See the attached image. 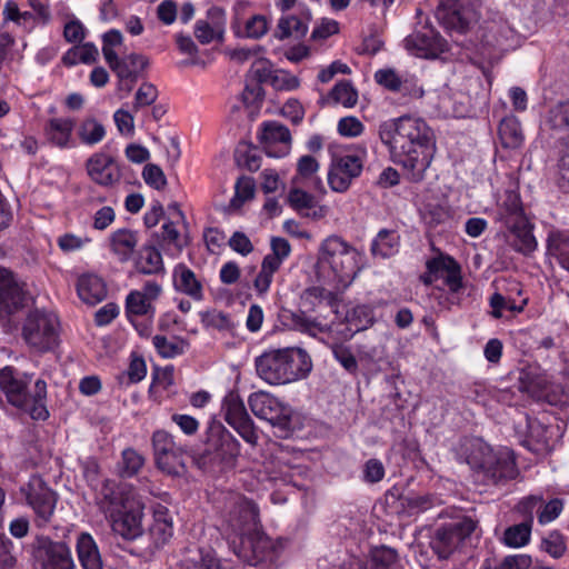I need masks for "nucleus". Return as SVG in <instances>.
<instances>
[{
	"label": "nucleus",
	"instance_id": "f257e3e1",
	"mask_svg": "<svg viewBox=\"0 0 569 569\" xmlns=\"http://www.w3.org/2000/svg\"><path fill=\"white\" fill-rule=\"evenodd\" d=\"M379 138L410 181L425 178L436 151V137L423 119L401 116L385 121L379 126Z\"/></svg>",
	"mask_w": 569,
	"mask_h": 569
},
{
	"label": "nucleus",
	"instance_id": "f03ea898",
	"mask_svg": "<svg viewBox=\"0 0 569 569\" xmlns=\"http://www.w3.org/2000/svg\"><path fill=\"white\" fill-rule=\"evenodd\" d=\"M466 461L477 472L485 485L503 486L519 475L516 458L511 450L491 449L481 439H470L463 445Z\"/></svg>",
	"mask_w": 569,
	"mask_h": 569
},
{
	"label": "nucleus",
	"instance_id": "7ed1b4c3",
	"mask_svg": "<svg viewBox=\"0 0 569 569\" xmlns=\"http://www.w3.org/2000/svg\"><path fill=\"white\" fill-rule=\"evenodd\" d=\"M311 369V358L301 348L273 349L256 359L258 376L270 385H286L303 379Z\"/></svg>",
	"mask_w": 569,
	"mask_h": 569
},
{
	"label": "nucleus",
	"instance_id": "20e7f679",
	"mask_svg": "<svg viewBox=\"0 0 569 569\" xmlns=\"http://www.w3.org/2000/svg\"><path fill=\"white\" fill-rule=\"evenodd\" d=\"M319 264L328 268L332 281L348 287L362 267V254L339 236L326 238L319 249Z\"/></svg>",
	"mask_w": 569,
	"mask_h": 569
},
{
	"label": "nucleus",
	"instance_id": "39448f33",
	"mask_svg": "<svg viewBox=\"0 0 569 569\" xmlns=\"http://www.w3.org/2000/svg\"><path fill=\"white\" fill-rule=\"evenodd\" d=\"M240 442L220 422H210L207 429L206 449L199 465H218L221 469H233L240 456Z\"/></svg>",
	"mask_w": 569,
	"mask_h": 569
},
{
	"label": "nucleus",
	"instance_id": "423d86ee",
	"mask_svg": "<svg viewBox=\"0 0 569 569\" xmlns=\"http://www.w3.org/2000/svg\"><path fill=\"white\" fill-rule=\"evenodd\" d=\"M478 528V520L463 516L435 529L430 548L440 560L449 559Z\"/></svg>",
	"mask_w": 569,
	"mask_h": 569
},
{
	"label": "nucleus",
	"instance_id": "0eeeda50",
	"mask_svg": "<svg viewBox=\"0 0 569 569\" xmlns=\"http://www.w3.org/2000/svg\"><path fill=\"white\" fill-rule=\"evenodd\" d=\"M252 413L268 421L279 430L280 437H288L292 432V409L278 398L266 391H257L248 399Z\"/></svg>",
	"mask_w": 569,
	"mask_h": 569
},
{
	"label": "nucleus",
	"instance_id": "6e6552de",
	"mask_svg": "<svg viewBox=\"0 0 569 569\" xmlns=\"http://www.w3.org/2000/svg\"><path fill=\"white\" fill-rule=\"evenodd\" d=\"M436 17L450 32L466 33L477 22V0H441Z\"/></svg>",
	"mask_w": 569,
	"mask_h": 569
},
{
	"label": "nucleus",
	"instance_id": "1a4fd4ad",
	"mask_svg": "<svg viewBox=\"0 0 569 569\" xmlns=\"http://www.w3.org/2000/svg\"><path fill=\"white\" fill-rule=\"evenodd\" d=\"M32 297L27 283L10 269L0 266V315L13 316L29 306Z\"/></svg>",
	"mask_w": 569,
	"mask_h": 569
},
{
	"label": "nucleus",
	"instance_id": "9d476101",
	"mask_svg": "<svg viewBox=\"0 0 569 569\" xmlns=\"http://www.w3.org/2000/svg\"><path fill=\"white\" fill-rule=\"evenodd\" d=\"M221 412L224 421L250 446L258 443V432L240 396L231 391L222 401Z\"/></svg>",
	"mask_w": 569,
	"mask_h": 569
},
{
	"label": "nucleus",
	"instance_id": "9b49d317",
	"mask_svg": "<svg viewBox=\"0 0 569 569\" xmlns=\"http://www.w3.org/2000/svg\"><path fill=\"white\" fill-rule=\"evenodd\" d=\"M152 448L157 467L171 476H179L184 470V450L166 430L152 435Z\"/></svg>",
	"mask_w": 569,
	"mask_h": 569
},
{
	"label": "nucleus",
	"instance_id": "f8f14e48",
	"mask_svg": "<svg viewBox=\"0 0 569 569\" xmlns=\"http://www.w3.org/2000/svg\"><path fill=\"white\" fill-rule=\"evenodd\" d=\"M363 169V156L347 153L332 159L328 183L332 191L345 192L349 189L353 179L359 177Z\"/></svg>",
	"mask_w": 569,
	"mask_h": 569
},
{
	"label": "nucleus",
	"instance_id": "ddd939ff",
	"mask_svg": "<svg viewBox=\"0 0 569 569\" xmlns=\"http://www.w3.org/2000/svg\"><path fill=\"white\" fill-rule=\"evenodd\" d=\"M30 380L31 376L28 377V380L18 378L11 367H4L0 370V389L4 392L8 402L19 409L27 410L30 417L34 419L36 399L28 390Z\"/></svg>",
	"mask_w": 569,
	"mask_h": 569
},
{
	"label": "nucleus",
	"instance_id": "4468645a",
	"mask_svg": "<svg viewBox=\"0 0 569 569\" xmlns=\"http://www.w3.org/2000/svg\"><path fill=\"white\" fill-rule=\"evenodd\" d=\"M241 546L238 557L251 567H259L272 562L276 557V547L264 533L256 530L240 538Z\"/></svg>",
	"mask_w": 569,
	"mask_h": 569
},
{
	"label": "nucleus",
	"instance_id": "2eb2a0df",
	"mask_svg": "<svg viewBox=\"0 0 569 569\" xmlns=\"http://www.w3.org/2000/svg\"><path fill=\"white\" fill-rule=\"evenodd\" d=\"M406 49L419 58H437L448 51L447 41L431 26L425 24L405 39Z\"/></svg>",
	"mask_w": 569,
	"mask_h": 569
},
{
	"label": "nucleus",
	"instance_id": "dca6fc26",
	"mask_svg": "<svg viewBox=\"0 0 569 569\" xmlns=\"http://www.w3.org/2000/svg\"><path fill=\"white\" fill-rule=\"evenodd\" d=\"M118 78V90L130 93L141 76L148 68L149 59L140 53H130L122 58H116L108 63Z\"/></svg>",
	"mask_w": 569,
	"mask_h": 569
},
{
	"label": "nucleus",
	"instance_id": "f3484780",
	"mask_svg": "<svg viewBox=\"0 0 569 569\" xmlns=\"http://www.w3.org/2000/svg\"><path fill=\"white\" fill-rule=\"evenodd\" d=\"M423 283L432 284L442 279L451 292H458L462 288L461 268L451 257L440 256L427 261V272L421 277Z\"/></svg>",
	"mask_w": 569,
	"mask_h": 569
},
{
	"label": "nucleus",
	"instance_id": "a211bd4d",
	"mask_svg": "<svg viewBox=\"0 0 569 569\" xmlns=\"http://www.w3.org/2000/svg\"><path fill=\"white\" fill-rule=\"evenodd\" d=\"M259 511L257 506L242 496H236L228 515V526L242 538L257 530Z\"/></svg>",
	"mask_w": 569,
	"mask_h": 569
},
{
	"label": "nucleus",
	"instance_id": "6ab92c4d",
	"mask_svg": "<svg viewBox=\"0 0 569 569\" xmlns=\"http://www.w3.org/2000/svg\"><path fill=\"white\" fill-rule=\"evenodd\" d=\"M143 507L134 500L127 505L114 518L109 520L116 535L128 541H133L142 536Z\"/></svg>",
	"mask_w": 569,
	"mask_h": 569
},
{
	"label": "nucleus",
	"instance_id": "aec40b11",
	"mask_svg": "<svg viewBox=\"0 0 569 569\" xmlns=\"http://www.w3.org/2000/svg\"><path fill=\"white\" fill-rule=\"evenodd\" d=\"M260 142L269 157L279 158L288 153L291 144L290 130L277 121L262 123Z\"/></svg>",
	"mask_w": 569,
	"mask_h": 569
},
{
	"label": "nucleus",
	"instance_id": "412c9836",
	"mask_svg": "<svg viewBox=\"0 0 569 569\" xmlns=\"http://www.w3.org/2000/svg\"><path fill=\"white\" fill-rule=\"evenodd\" d=\"M86 170L90 179L99 186L111 187L120 178V169L114 159L106 153H93L86 161Z\"/></svg>",
	"mask_w": 569,
	"mask_h": 569
},
{
	"label": "nucleus",
	"instance_id": "4be33fe9",
	"mask_svg": "<svg viewBox=\"0 0 569 569\" xmlns=\"http://www.w3.org/2000/svg\"><path fill=\"white\" fill-rule=\"evenodd\" d=\"M38 551H42V569H72L73 559L70 549L63 542H52L49 538L38 537Z\"/></svg>",
	"mask_w": 569,
	"mask_h": 569
},
{
	"label": "nucleus",
	"instance_id": "5701e85b",
	"mask_svg": "<svg viewBox=\"0 0 569 569\" xmlns=\"http://www.w3.org/2000/svg\"><path fill=\"white\" fill-rule=\"evenodd\" d=\"M132 501V499L124 496L111 481H106L102 485L96 500L99 510L108 520L114 518V516Z\"/></svg>",
	"mask_w": 569,
	"mask_h": 569
},
{
	"label": "nucleus",
	"instance_id": "b1692460",
	"mask_svg": "<svg viewBox=\"0 0 569 569\" xmlns=\"http://www.w3.org/2000/svg\"><path fill=\"white\" fill-rule=\"evenodd\" d=\"M173 288L177 292L188 296L194 301L204 298L202 281L184 263H178L172 271Z\"/></svg>",
	"mask_w": 569,
	"mask_h": 569
},
{
	"label": "nucleus",
	"instance_id": "393cba45",
	"mask_svg": "<svg viewBox=\"0 0 569 569\" xmlns=\"http://www.w3.org/2000/svg\"><path fill=\"white\" fill-rule=\"evenodd\" d=\"M506 227L509 229L512 237L510 244L516 251L522 254H530L536 250L537 241L532 233L533 226L527 217L510 222L506 224Z\"/></svg>",
	"mask_w": 569,
	"mask_h": 569
},
{
	"label": "nucleus",
	"instance_id": "a878e982",
	"mask_svg": "<svg viewBox=\"0 0 569 569\" xmlns=\"http://www.w3.org/2000/svg\"><path fill=\"white\" fill-rule=\"evenodd\" d=\"M288 202L293 210L313 220L322 219L327 214V208L318 206L315 197L300 188L289 191Z\"/></svg>",
	"mask_w": 569,
	"mask_h": 569
},
{
	"label": "nucleus",
	"instance_id": "bb28decb",
	"mask_svg": "<svg viewBox=\"0 0 569 569\" xmlns=\"http://www.w3.org/2000/svg\"><path fill=\"white\" fill-rule=\"evenodd\" d=\"M60 322L52 311H38V335L41 332V340L38 341V351H48L59 342Z\"/></svg>",
	"mask_w": 569,
	"mask_h": 569
},
{
	"label": "nucleus",
	"instance_id": "cd10ccee",
	"mask_svg": "<svg viewBox=\"0 0 569 569\" xmlns=\"http://www.w3.org/2000/svg\"><path fill=\"white\" fill-rule=\"evenodd\" d=\"M79 298L91 306L101 302L107 296V289L103 280L94 274H84L79 278L77 283Z\"/></svg>",
	"mask_w": 569,
	"mask_h": 569
},
{
	"label": "nucleus",
	"instance_id": "c85d7f7f",
	"mask_svg": "<svg viewBox=\"0 0 569 569\" xmlns=\"http://www.w3.org/2000/svg\"><path fill=\"white\" fill-rule=\"evenodd\" d=\"M526 217L519 192L517 190H506L501 201L498 203V220L508 224Z\"/></svg>",
	"mask_w": 569,
	"mask_h": 569
},
{
	"label": "nucleus",
	"instance_id": "c756f323",
	"mask_svg": "<svg viewBox=\"0 0 569 569\" xmlns=\"http://www.w3.org/2000/svg\"><path fill=\"white\" fill-rule=\"evenodd\" d=\"M138 244V234L130 229H118L110 236L111 251L121 262L128 261Z\"/></svg>",
	"mask_w": 569,
	"mask_h": 569
},
{
	"label": "nucleus",
	"instance_id": "7c9ffc66",
	"mask_svg": "<svg viewBox=\"0 0 569 569\" xmlns=\"http://www.w3.org/2000/svg\"><path fill=\"white\" fill-rule=\"evenodd\" d=\"M77 552L83 569H102L99 549L92 536L82 532L77 539Z\"/></svg>",
	"mask_w": 569,
	"mask_h": 569
},
{
	"label": "nucleus",
	"instance_id": "2f4dec72",
	"mask_svg": "<svg viewBox=\"0 0 569 569\" xmlns=\"http://www.w3.org/2000/svg\"><path fill=\"white\" fill-rule=\"evenodd\" d=\"M134 268L142 274H157L164 270L161 252L153 246H142L134 259Z\"/></svg>",
	"mask_w": 569,
	"mask_h": 569
},
{
	"label": "nucleus",
	"instance_id": "473e14b6",
	"mask_svg": "<svg viewBox=\"0 0 569 569\" xmlns=\"http://www.w3.org/2000/svg\"><path fill=\"white\" fill-rule=\"evenodd\" d=\"M310 13L307 12L303 17L293 14L283 16L279 19L276 37L279 40L287 38L302 39L308 32V21Z\"/></svg>",
	"mask_w": 569,
	"mask_h": 569
},
{
	"label": "nucleus",
	"instance_id": "72a5a7b5",
	"mask_svg": "<svg viewBox=\"0 0 569 569\" xmlns=\"http://www.w3.org/2000/svg\"><path fill=\"white\" fill-rule=\"evenodd\" d=\"M74 121L70 118L51 119L44 128L46 139L60 148L69 146Z\"/></svg>",
	"mask_w": 569,
	"mask_h": 569
},
{
	"label": "nucleus",
	"instance_id": "f704fd0d",
	"mask_svg": "<svg viewBox=\"0 0 569 569\" xmlns=\"http://www.w3.org/2000/svg\"><path fill=\"white\" fill-rule=\"evenodd\" d=\"M547 253L555 258L559 264L569 271V232H551L547 239Z\"/></svg>",
	"mask_w": 569,
	"mask_h": 569
},
{
	"label": "nucleus",
	"instance_id": "c9c22d12",
	"mask_svg": "<svg viewBox=\"0 0 569 569\" xmlns=\"http://www.w3.org/2000/svg\"><path fill=\"white\" fill-rule=\"evenodd\" d=\"M498 134L503 148L517 149L523 142L521 124L515 116L506 117L500 121Z\"/></svg>",
	"mask_w": 569,
	"mask_h": 569
},
{
	"label": "nucleus",
	"instance_id": "e433bc0d",
	"mask_svg": "<svg viewBox=\"0 0 569 569\" xmlns=\"http://www.w3.org/2000/svg\"><path fill=\"white\" fill-rule=\"evenodd\" d=\"M77 136L81 143L96 146L106 137V127L94 117H86L77 127Z\"/></svg>",
	"mask_w": 569,
	"mask_h": 569
},
{
	"label": "nucleus",
	"instance_id": "4c0bfd02",
	"mask_svg": "<svg viewBox=\"0 0 569 569\" xmlns=\"http://www.w3.org/2000/svg\"><path fill=\"white\" fill-rule=\"evenodd\" d=\"M399 236L393 230L382 229L373 239L370 251L373 257L382 259L392 257L398 252Z\"/></svg>",
	"mask_w": 569,
	"mask_h": 569
},
{
	"label": "nucleus",
	"instance_id": "58836bf2",
	"mask_svg": "<svg viewBox=\"0 0 569 569\" xmlns=\"http://www.w3.org/2000/svg\"><path fill=\"white\" fill-rule=\"evenodd\" d=\"M154 311L153 305L146 295L140 293V290H133L127 296L126 313L132 323H134L136 317H148L151 319L154 316Z\"/></svg>",
	"mask_w": 569,
	"mask_h": 569
},
{
	"label": "nucleus",
	"instance_id": "ea45409f",
	"mask_svg": "<svg viewBox=\"0 0 569 569\" xmlns=\"http://www.w3.org/2000/svg\"><path fill=\"white\" fill-rule=\"evenodd\" d=\"M99 50L92 42H84L71 47L62 57L64 66L72 67L77 63L91 64L97 61Z\"/></svg>",
	"mask_w": 569,
	"mask_h": 569
},
{
	"label": "nucleus",
	"instance_id": "a19ab883",
	"mask_svg": "<svg viewBox=\"0 0 569 569\" xmlns=\"http://www.w3.org/2000/svg\"><path fill=\"white\" fill-rule=\"evenodd\" d=\"M319 170V162L312 156L306 154L297 162V174L293 182L299 184L309 181L315 189H322L321 180L316 176Z\"/></svg>",
	"mask_w": 569,
	"mask_h": 569
},
{
	"label": "nucleus",
	"instance_id": "79ce46f5",
	"mask_svg": "<svg viewBox=\"0 0 569 569\" xmlns=\"http://www.w3.org/2000/svg\"><path fill=\"white\" fill-rule=\"evenodd\" d=\"M144 465V457L132 448H127L121 453V459L117 465V473L121 478H132L138 475Z\"/></svg>",
	"mask_w": 569,
	"mask_h": 569
},
{
	"label": "nucleus",
	"instance_id": "37998d69",
	"mask_svg": "<svg viewBox=\"0 0 569 569\" xmlns=\"http://www.w3.org/2000/svg\"><path fill=\"white\" fill-rule=\"evenodd\" d=\"M546 124L553 131L563 132L569 129V100L552 106L546 116Z\"/></svg>",
	"mask_w": 569,
	"mask_h": 569
},
{
	"label": "nucleus",
	"instance_id": "c03bdc74",
	"mask_svg": "<svg viewBox=\"0 0 569 569\" xmlns=\"http://www.w3.org/2000/svg\"><path fill=\"white\" fill-rule=\"evenodd\" d=\"M531 529L530 521L523 520L521 523L513 525L505 530L503 542L512 548L523 547L530 540Z\"/></svg>",
	"mask_w": 569,
	"mask_h": 569
},
{
	"label": "nucleus",
	"instance_id": "a18cd8bd",
	"mask_svg": "<svg viewBox=\"0 0 569 569\" xmlns=\"http://www.w3.org/2000/svg\"><path fill=\"white\" fill-rule=\"evenodd\" d=\"M149 535L156 547L163 546L172 537V523L163 515L157 513L149 528Z\"/></svg>",
	"mask_w": 569,
	"mask_h": 569
},
{
	"label": "nucleus",
	"instance_id": "49530a36",
	"mask_svg": "<svg viewBox=\"0 0 569 569\" xmlns=\"http://www.w3.org/2000/svg\"><path fill=\"white\" fill-rule=\"evenodd\" d=\"M398 552L388 546L373 547L370 550V560L375 569H390L398 561Z\"/></svg>",
	"mask_w": 569,
	"mask_h": 569
},
{
	"label": "nucleus",
	"instance_id": "de8ad7c7",
	"mask_svg": "<svg viewBox=\"0 0 569 569\" xmlns=\"http://www.w3.org/2000/svg\"><path fill=\"white\" fill-rule=\"evenodd\" d=\"M57 503L56 492L38 482V519L47 521L53 513Z\"/></svg>",
	"mask_w": 569,
	"mask_h": 569
},
{
	"label": "nucleus",
	"instance_id": "09e8293b",
	"mask_svg": "<svg viewBox=\"0 0 569 569\" xmlns=\"http://www.w3.org/2000/svg\"><path fill=\"white\" fill-rule=\"evenodd\" d=\"M152 343L157 352L162 358H173L176 356L182 355L187 347L184 340L170 341L167 339V337L160 335H157L152 338Z\"/></svg>",
	"mask_w": 569,
	"mask_h": 569
},
{
	"label": "nucleus",
	"instance_id": "8fccbe9b",
	"mask_svg": "<svg viewBox=\"0 0 569 569\" xmlns=\"http://www.w3.org/2000/svg\"><path fill=\"white\" fill-rule=\"evenodd\" d=\"M330 97L336 103L351 108L357 103L358 93L349 81L338 82L330 91Z\"/></svg>",
	"mask_w": 569,
	"mask_h": 569
},
{
	"label": "nucleus",
	"instance_id": "3c124183",
	"mask_svg": "<svg viewBox=\"0 0 569 569\" xmlns=\"http://www.w3.org/2000/svg\"><path fill=\"white\" fill-rule=\"evenodd\" d=\"M375 80L378 84L392 92H398L402 89L407 90L406 82H403L396 70L391 68L377 70L375 72Z\"/></svg>",
	"mask_w": 569,
	"mask_h": 569
},
{
	"label": "nucleus",
	"instance_id": "603ef678",
	"mask_svg": "<svg viewBox=\"0 0 569 569\" xmlns=\"http://www.w3.org/2000/svg\"><path fill=\"white\" fill-rule=\"evenodd\" d=\"M557 168L558 186L563 192H569V137L561 147Z\"/></svg>",
	"mask_w": 569,
	"mask_h": 569
},
{
	"label": "nucleus",
	"instance_id": "864d4df0",
	"mask_svg": "<svg viewBox=\"0 0 569 569\" xmlns=\"http://www.w3.org/2000/svg\"><path fill=\"white\" fill-rule=\"evenodd\" d=\"M541 549L558 559L566 552V541L559 531H551L541 541Z\"/></svg>",
	"mask_w": 569,
	"mask_h": 569
},
{
	"label": "nucleus",
	"instance_id": "5fc2aeb1",
	"mask_svg": "<svg viewBox=\"0 0 569 569\" xmlns=\"http://www.w3.org/2000/svg\"><path fill=\"white\" fill-rule=\"evenodd\" d=\"M123 41L122 33L117 29H111L102 36V53L106 59V62L109 63L116 58L118 54L114 51V48L121 46Z\"/></svg>",
	"mask_w": 569,
	"mask_h": 569
},
{
	"label": "nucleus",
	"instance_id": "6e6d98bb",
	"mask_svg": "<svg viewBox=\"0 0 569 569\" xmlns=\"http://www.w3.org/2000/svg\"><path fill=\"white\" fill-rule=\"evenodd\" d=\"M234 188L236 194L230 202L234 208L241 206L246 200L251 199L254 194V181L250 177L239 178Z\"/></svg>",
	"mask_w": 569,
	"mask_h": 569
},
{
	"label": "nucleus",
	"instance_id": "4d7b16f0",
	"mask_svg": "<svg viewBox=\"0 0 569 569\" xmlns=\"http://www.w3.org/2000/svg\"><path fill=\"white\" fill-rule=\"evenodd\" d=\"M142 178L148 186L156 190H163L168 183L162 169L153 163L144 166Z\"/></svg>",
	"mask_w": 569,
	"mask_h": 569
},
{
	"label": "nucleus",
	"instance_id": "13d9d810",
	"mask_svg": "<svg viewBox=\"0 0 569 569\" xmlns=\"http://www.w3.org/2000/svg\"><path fill=\"white\" fill-rule=\"evenodd\" d=\"M158 98L157 88L150 82H143L136 92L133 110L151 106Z\"/></svg>",
	"mask_w": 569,
	"mask_h": 569
},
{
	"label": "nucleus",
	"instance_id": "bf43d9fd",
	"mask_svg": "<svg viewBox=\"0 0 569 569\" xmlns=\"http://www.w3.org/2000/svg\"><path fill=\"white\" fill-rule=\"evenodd\" d=\"M332 353L335 359L349 372L353 373L358 370V361L350 350L343 345H332Z\"/></svg>",
	"mask_w": 569,
	"mask_h": 569
},
{
	"label": "nucleus",
	"instance_id": "052dcab7",
	"mask_svg": "<svg viewBox=\"0 0 569 569\" xmlns=\"http://www.w3.org/2000/svg\"><path fill=\"white\" fill-rule=\"evenodd\" d=\"M87 29L78 19H72L64 24L63 37L69 43H81L86 38Z\"/></svg>",
	"mask_w": 569,
	"mask_h": 569
},
{
	"label": "nucleus",
	"instance_id": "680f3d73",
	"mask_svg": "<svg viewBox=\"0 0 569 569\" xmlns=\"http://www.w3.org/2000/svg\"><path fill=\"white\" fill-rule=\"evenodd\" d=\"M194 569H219L220 565L212 551L199 549L193 558L188 559Z\"/></svg>",
	"mask_w": 569,
	"mask_h": 569
},
{
	"label": "nucleus",
	"instance_id": "e2e57ef3",
	"mask_svg": "<svg viewBox=\"0 0 569 569\" xmlns=\"http://www.w3.org/2000/svg\"><path fill=\"white\" fill-rule=\"evenodd\" d=\"M202 323L208 328L224 330L230 327V320L226 313L218 310H211L201 315Z\"/></svg>",
	"mask_w": 569,
	"mask_h": 569
},
{
	"label": "nucleus",
	"instance_id": "0e129e2a",
	"mask_svg": "<svg viewBox=\"0 0 569 569\" xmlns=\"http://www.w3.org/2000/svg\"><path fill=\"white\" fill-rule=\"evenodd\" d=\"M362 122L356 117H345L338 122V132L343 137H358L363 132Z\"/></svg>",
	"mask_w": 569,
	"mask_h": 569
},
{
	"label": "nucleus",
	"instance_id": "69168bd1",
	"mask_svg": "<svg viewBox=\"0 0 569 569\" xmlns=\"http://www.w3.org/2000/svg\"><path fill=\"white\" fill-rule=\"evenodd\" d=\"M268 31V21L264 16L256 14L246 22V34L252 39H259Z\"/></svg>",
	"mask_w": 569,
	"mask_h": 569
},
{
	"label": "nucleus",
	"instance_id": "338daca9",
	"mask_svg": "<svg viewBox=\"0 0 569 569\" xmlns=\"http://www.w3.org/2000/svg\"><path fill=\"white\" fill-rule=\"evenodd\" d=\"M385 477V467L378 459H369L363 468V479L367 482L376 483Z\"/></svg>",
	"mask_w": 569,
	"mask_h": 569
},
{
	"label": "nucleus",
	"instance_id": "774afa93",
	"mask_svg": "<svg viewBox=\"0 0 569 569\" xmlns=\"http://www.w3.org/2000/svg\"><path fill=\"white\" fill-rule=\"evenodd\" d=\"M229 246L236 252L247 256L252 252L253 246L250 239L241 231H236L229 239Z\"/></svg>",
	"mask_w": 569,
	"mask_h": 569
}]
</instances>
